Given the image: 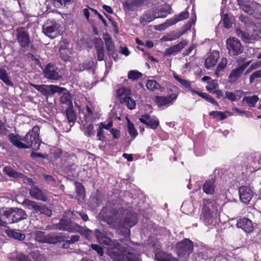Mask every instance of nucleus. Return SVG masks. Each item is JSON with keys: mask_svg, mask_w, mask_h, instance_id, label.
<instances>
[{"mask_svg": "<svg viewBox=\"0 0 261 261\" xmlns=\"http://www.w3.org/2000/svg\"><path fill=\"white\" fill-rule=\"evenodd\" d=\"M107 210L103 208L100 213V216L103 221L111 225L113 227H131L134 226L137 221L136 213H132L128 210H124L122 214L114 215L113 216L108 217L105 215Z\"/></svg>", "mask_w": 261, "mask_h": 261, "instance_id": "f257e3e1", "label": "nucleus"}, {"mask_svg": "<svg viewBox=\"0 0 261 261\" xmlns=\"http://www.w3.org/2000/svg\"><path fill=\"white\" fill-rule=\"evenodd\" d=\"M125 247L118 242H113L107 248V254L113 260V261H139L138 257L135 255L134 252L129 250L127 254L130 255V257L126 256V250Z\"/></svg>", "mask_w": 261, "mask_h": 261, "instance_id": "f03ea898", "label": "nucleus"}, {"mask_svg": "<svg viewBox=\"0 0 261 261\" xmlns=\"http://www.w3.org/2000/svg\"><path fill=\"white\" fill-rule=\"evenodd\" d=\"M39 127L36 125L23 138L25 148H32L35 151L39 149L41 144V140L39 139Z\"/></svg>", "mask_w": 261, "mask_h": 261, "instance_id": "7ed1b4c3", "label": "nucleus"}, {"mask_svg": "<svg viewBox=\"0 0 261 261\" xmlns=\"http://www.w3.org/2000/svg\"><path fill=\"white\" fill-rule=\"evenodd\" d=\"M3 217L6 218L5 222L8 224L26 219L28 215L23 210L15 207L3 210Z\"/></svg>", "mask_w": 261, "mask_h": 261, "instance_id": "20e7f679", "label": "nucleus"}, {"mask_svg": "<svg viewBox=\"0 0 261 261\" xmlns=\"http://www.w3.org/2000/svg\"><path fill=\"white\" fill-rule=\"evenodd\" d=\"M58 23L56 21L48 20L43 25L42 31L43 33L50 38H55L60 34Z\"/></svg>", "mask_w": 261, "mask_h": 261, "instance_id": "39448f33", "label": "nucleus"}, {"mask_svg": "<svg viewBox=\"0 0 261 261\" xmlns=\"http://www.w3.org/2000/svg\"><path fill=\"white\" fill-rule=\"evenodd\" d=\"M226 46L230 56H238L243 51L240 41L234 37H229L227 40Z\"/></svg>", "mask_w": 261, "mask_h": 261, "instance_id": "423d86ee", "label": "nucleus"}, {"mask_svg": "<svg viewBox=\"0 0 261 261\" xmlns=\"http://www.w3.org/2000/svg\"><path fill=\"white\" fill-rule=\"evenodd\" d=\"M203 204L202 214L206 219L212 217L213 213L216 214L220 207L218 204L211 199H204Z\"/></svg>", "mask_w": 261, "mask_h": 261, "instance_id": "0eeeda50", "label": "nucleus"}, {"mask_svg": "<svg viewBox=\"0 0 261 261\" xmlns=\"http://www.w3.org/2000/svg\"><path fill=\"white\" fill-rule=\"evenodd\" d=\"M239 194L241 201L248 204L254 195L253 188L250 186H241L239 189Z\"/></svg>", "mask_w": 261, "mask_h": 261, "instance_id": "6e6552de", "label": "nucleus"}, {"mask_svg": "<svg viewBox=\"0 0 261 261\" xmlns=\"http://www.w3.org/2000/svg\"><path fill=\"white\" fill-rule=\"evenodd\" d=\"M193 251L192 242L188 239H185L180 242V260H186L189 255Z\"/></svg>", "mask_w": 261, "mask_h": 261, "instance_id": "1a4fd4ad", "label": "nucleus"}, {"mask_svg": "<svg viewBox=\"0 0 261 261\" xmlns=\"http://www.w3.org/2000/svg\"><path fill=\"white\" fill-rule=\"evenodd\" d=\"M44 77L49 80H58L61 78L59 69L54 64L48 63L43 70Z\"/></svg>", "mask_w": 261, "mask_h": 261, "instance_id": "9d476101", "label": "nucleus"}, {"mask_svg": "<svg viewBox=\"0 0 261 261\" xmlns=\"http://www.w3.org/2000/svg\"><path fill=\"white\" fill-rule=\"evenodd\" d=\"M17 39L22 47L27 46L30 43V39L27 30L24 28H18L14 31Z\"/></svg>", "mask_w": 261, "mask_h": 261, "instance_id": "9b49d317", "label": "nucleus"}, {"mask_svg": "<svg viewBox=\"0 0 261 261\" xmlns=\"http://www.w3.org/2000/svg\"><path fill=\"white\" fill-rule=\"evenodd\" d=\"M238 4L244 12L249 14H253L259 6L257 3L247 0H238Z\"/></svg>", "mask_w": 261, "mask_h": 261, "instance_id": "f8f14e48", "label": "nucleus"}, {"mask_svg": "<svg viewBox=\"0 0 261 261\" xmlns=\"http://www.w3.org/2000/svg\"><path fill=\"white\" fill-rule=\"evenodd\" d=\"M177 97V94L175 93H172L167 96H156L154 97V101L159 107L162 108L169 106Z\"/></svg>", "mask_w": 261, "mask_h": 261, "instance_id": "ddd939ff", "label": "nucleus"}, {"mask_svg": "<svg viewBox=\"0 0 261 261\" xmlns=\"http://www.w3.org/2000/svg\"><path fill=\"white\" fill-rule=\"evenodd\" d=\"M58 228L60 230H66L70 232L81 231V227L77 224H71L67 221L61 220L58 224Z\"/></svg>", "mask_w": 261, "mask_h": 261, "instance_id": "4468645a", "label": "nucleus"}, {"mask_svg": "<svg viewBox=\"0 0 261 261\" xmlns=\"http://www.w3.org/2000/svg\"><path fill=\"white\" fill-rule=\"evenodd\" d=\"M62 90L60 92H57L59 94H62L60 97V102L62 105H64L65 108H72L73 107L72 100L71 95L64 88H61Z\"/></svg>", "mask_w": 261, "mask_h": 261, "instance_id": "2eb2a0df", "label": "nucleus"}, {"mask_svg": "<svg viewBox=\"0 0 261 261\" xmlns=\"http://www.w3.org/2000/svg\"><path fill=\"white\" fill-rule=\"evenodd\" d=\"M139 120L141 122L153 129H155L159 125V121L155 117H150L147 114L142 116L139 118Z\"/></svg>", "mask_w": 261, "mask_h": 261, "instance_id": "dca6fc26", "label": "nucleus"}, {"mask_svg": "<svg viewBox=\"0 0 261 261\" xmlns=\"http://www.w3.org/2000/svg\"><path fill=\"white\" fill-rule=\"evenodd\" d=\"M220 58L219 52L214 50L210 53L205 60V67L206 69H210L213 68L217 63Z\"/></svg>", "mask_w": 261, "mask_h": 261, "instance_id": "f3484780", "label": "nucleus"}, {"mask_svg": "<svg viewBox=\"0 0 261 261\" xmlns=\"http://www.w3.org/2000/svg\"><path fill=\"white\" fill-rule=\"evenodd\" d=\"M31 197L36 200L45 202L47 200L46 193L38 187L33 186L30 190Z\"/></svg>", "mask_w": 261, "mask_h": 261, "instance_id": "a211bd4d", "label": "nucleus"}, {"mask_svg": "<svg viewBox=\"0 0 261 261\" xmlns=\"http://www.w3.org/2000/svg\"><path fill=\"white\" fill-rule=\"evenodd\" d=\"M237 226L242 229L246 232H250L253 229V225L249 219L243 218L237 220Z\"/></svg>", "mask_w": 261, "mask_h": 261, "instance_id": "6ab92c4d", "label": "nucleus"}, {"mask_svg": "<svg viewBox=\"0 0 261 261\" xmlns=\"http://www.w3.org/2000/svg\"><path fill=\"white\" fill-rule=\"evenodd\" d=\"M61 90V87L58 86L41 85L39 91L44 95H48L60 92Z\"/></svg>", "mask_w": 261, "mask_h": 261, "instance_id": "aec40b11", "label": "nucleus"}, {"mask_svg": "<svg viewBox=\"0 0 261 261\" xmlns=\"http://www.w3.org/2000/svg\"><path fill=\"white\" fill-rule=\"evenodd\" d=\"M142 0H126L123 3V7L127 11H135L142 5Z\"/></svg>", "mask_w": 261, "mask_h": 261, "instance_id": "412c9836", "label": "nucleus"}, {"mask_svg": "<svg viewBox=\"0 0 261 261\" xmlns=\"http://www.w3.org/2000/svg\"><path fill=\"white\" fill-rule=\"evenodd\" d=\"M157 17L155 11L149 10L146 12L140 18V22L142 25H146L147 23L152 21Z\"/></svg>", "mask_w": 261, "mask_h": 261, "instance_id": "4be33fe9", "label": "nucleus"}, {"mask_svg": "<svg viewBox=\"0 0 261 261\" xmlns=\"http://www.w3.org/2000/svg\"><path fill=\"white\" fill-rule=\"evenodd\" d=\"M130 94L131 90L125 87L120 88L117 92V95L120 103H123V101L129 97Z\"/></svg>", "mask_w": 261, "mask_h": 261, "instance_id": "5701e85b", "label": "nucleus"}, {"mask_svg": "<svg viewBox=\"0 0 261 261\" xmlns=\"http://www.w3.org/2000/svg\"><path fill=\"white\" fill-rule=\"evenodd\" d=\"M247 66V65H243L233 70L229 76L230 81H236L243 73L244 70H245Z\"/></svg>", "mask_w": 261, "mask_h": 261, "instance_id": "b1692460", "label": "nucleus"}, {"mask_svg": "<svg viewBox=\"0 0 261 261\" xmlns=\"http://www.w3.org/2000/svg\"><path fill=\"white\" fill-rule=\"evenodd\" d=\"M8 138L14 146L19 148H25L24 143L21 142L23 138L21 139L19 136L11 134L8 136Z\"/></svg>", "mask_w": 261, "mask_h": 261, "instance_id": "393cba45", "label": "nucleus"}, {"mask_svg": "<svg viewBox=\"0 0 261 261\" xmlns=\"http://www.w3.org/2000/svg\"><path fill=\"white\" fill-rule=\"evenodd\" d=\"M215 187V180L212 178L204 182L203 190L207 194H212L214 192Z\"/></svg>", "mask_w": 261, "mask_h": 261, "instance_id": "a878e982", "label": "nucleus"}, {"mask_svg": "<svg viewBox=\"0 0 261 261\" xmlns=\"http://www.w3.org/2000/svg\"><path fill=\"white\" fill-rule=\"evenodd\" d=\"M171 7L169 5L164 4L160 9L155 12L158 18L166 17L170 13Z\"/></svg>", "mask_w": 261, "mask_h": 261, "instance_id": "bb28decb", "label": "nucleus"}, {"mask_svg": "<svg viewBox=\"0 0 261 261\" xmlns=\"http://www.w3.org/2000/svg\"><path fill=\"white\" fill-rule=\"evenodd\" d=\"M94 109L92 107V106H86V114H85V113L83 112L82 113L81 110H79L80 113V118H82V116H83V121H90L91 119L93 117V114Z\"/></svg>", "mask_w": 261, "mask_h": 261, "instance_id": "cd10ccee", "label": "nucleus"}, {"mask_svg": "<svg viewBox=\"0 0 261 261\" xmlns=\"http://www.w3.org/2000/svg\"><path fill=\"white\" fill-rule=\"evenodd\" d=\"M158 261H178L177 258L164 252H159L155 256Z\"/></svg>", "mask_w": 261, "mask_h": 261, "instance_id": "c85d7f7f", "label": "nucleus"}, {"mask_svg": "<svg viewBox=\"0 0 261 261\" xmlns=\"http://www.w3.org/2000/svg\"><path fill=\"white\" fill-rule=\"evenodd\" d=\"M179 20V19H178V17L175 16L174 17L167 20L164 23L156 26V29L160 31L166 30L169 27L177 23Z\"/></svg>", "mask_w": 261, "mask_h": 261, "instance_id": "c756f323", "label": "nucleus"}, {"mask_svg": "<svg viewBox=\"0 0 261 261\" xmlns=\"http://www.w3.org/2000/svg\"><path fill=\"white\" fill-rule=\"evenodd\" d=\"M22 205L29 210H33L36 213L38 211L40 203L29 199H25L22 203Z\"/></svg>", "mask_w": 261, "mask_h": 261, "instance_id": "7c9ffc66", "label": "nucleus"}, {"mask_svg": "<svg viewBox=\"0 0 261 261\" xmlns=\"http://www.w3.org/2000/svg\"><path fill=\"white\" fill-rule=\"evenodd\" d=\"M3 171L5 174L14 178H23L24 176L23 174L15 171L11 167H5Z\"/></svg>", "mask_w": 261, "mask_h": 261, "instance_id": "2f4dec72", "label": "nucleus"}, {"mask_svg": "<svg viewBox=\"0 0 261 261\" xmlns=\"http://www.w3.org/2000/svg\"><path fill=\"white\" fill-rule=\"evenodd\" d=\"M227 64V59L226 58H222L221 59L220 62L218 64L215 74L217 77H219L221 75V72L226 67Z\"/></svg>", "mask_w": 261, "mask_h": 261, "instance_id": "473e14b6", "label": "nucleus"}, {"mask_svg": "<svg viewBox=\"0 0 261 261\" xmlns=\"http://www.w3.org/2000/svg\"><path fill=\"white\" fill-rule=\"evenodd\" d=\"M259 98L256 95L245 96L242 99V102L246 103L250 107H254Z\"/></svg>", "mask_w": 261, "mask_h": 261, "instance_id": "72a5a7b5", "label": "nucleus"}, {"mask_svg": "<svg viewBox=\"0 0 261 261\" xmlns=\"http://www.w3.org/2000/svg\"><path fill=\"white\" fill-rule=\"evenodd\" d=\"M0 79L7 86L11 87L13 86L7 71L4 69L0 68Z\"/></svg>", "mask_w": 261, "mask_h": 261, "instance_id": "f704fd0d", "label": "nucleus"}, {"mask_svg": "<svg viewBox=\"0 0 261 261\" xmlns=\"http://www.w3.org/2000/svg\"><path fill=\"white\" fill-rule=\"evenodd\" d=\"M241 91L237 90L234 92H226L225 97L232 101H238L241 97L242 95Z\"/></svg>", "mask_w": 261, "mask_h": 261, "instance_id": "c9c22d12", "label": "nucleus"}, {"mask_svg": "<svg viewBox=\"0 0 261 261\" xmlns=\"http://www.w3.org/2000/svg\"><path fill=\"white\" fill-rule=\"evenodd\" d=\"M6 234L10 237L13 238L15 239L21 241L25 239V235L23 233L16 231L12 229H6L5 230Z\"/></svg>", "mask_w": 261, "mask_h": 261, "instance_id": "e433bc0d", "label": "nucleus"}, {"mask_svg": "<svg viewBox=\"0 0 261 261\" xmlns=\"http://www.w3.org/2000/svg\"><path fill=\"white\" fill-rule=\"evenodd\" d=\"M60 53L61 57L63 60L65 61L69 60L71 51L69 48H67L66 46L64 47L61 46L60 48Z\"/></svg>", "mask_w": 261, "mask_h": 261, "instance_id": "4c0bfd02", "label": "nucleus"}, {"mask_svg": "<svg viewBox=\"0 0 261 261\" xmlns=\"http://www.w3.org/2000/svg\"><path fill=\"white\" fill-rule=\"evenodd\" d=\"M237 35L239 37H241L242 39L246 43H251L252 42V37L251 35L245 32H243L240 30H236Z\"/></svg>", "mask_w": 261, "mask_h": 261, "instance_id": "58836bf2", "label": "nucleus"}, {"mask_svg": "<svg viewBox=\"0 0 261 261\" xmlns=\"http://www.w3.org/2000/svg\"><path fill=\"white\" fill-rule=\"evenodd\" d=\"M192 17L191 20L189 21L187 24H185V26L182 27V29H184L182 31H180V35L182 34L185 33L187 31L189 30L192 27V25L194 23L196 20V14L195 12H192Z\"/></svg>", "mask_w": 261, "mask_h": 261, "instance_id": "ea45409f", "label": "nucleus"}, {"mask_svg": "<svg viewBox=\"0 0 261 261\" xmlns=\"http://www.w3.org/2000/svg\"><path fill=\"white\" fill-rule=\"evenodd\" d=\"M146 88L150 91H154L161 88L160 85L154 80H148L146 84Z\"/></svg>", "mask_w": 261, "mask_h": 261, "instance_id": "a19ab883", "label": "nucleus"}, {"mask_svg": "<svg viewBox=\"0 0 261 261\" xmlns=\"http://www.w3.org/2000/svg\"><path fill=\"white\" fill-rule=\"evenodd\" d=\"M226 113L228 114L229 115H231L229 112H226L225 113H224L219 111H212L210 112L209 115L211 116H213L214 117H219L220 120H222L227 117Z\"/></svg>", "mask_w": 261, "mask_h": 261, "instance_id": "79ce46f5", "label": "nucleus"}, {"mask_svg": "<svg viewBox=\"0 0 261 261\" xmlns=\"http://www.w3.org/2000/svg\"><path fill=\"white\" fill-rule=\"evenodd\" d=\"M96 238L98 242L100 243H103L105 244H109L111 240L106 237H102L101 233L96 229L95 232Z\"/></svg>", "mask_w": 261, "mask_h": 261, "instance_id": "37998d69", "label": "nucleus"}, {"mask_svg": "<svg viewBox=\"0 0 261 261\" xmlns=\"http://www.w3.org/2000/svg\"><path fill=\"white\" fill-rule=\"evenodd\" d=\"M195 93L199 96L202 97L203 99H205L206 101L213 103L214 105L218 106V104L217 102L215 101L213 98L209 94L206 93H201L197 91L195 92Z\"/></svg>", "mask_w": 261, "mask_h": 261, "instance_id": "c03bdc74", "label": "nucleus"}, {"mask_svg": "<svg viewBox=\"0 0 261 261\" xmlns=\"http://www.w3.org/2000/svg\"><path fill=\"white\" fill-rule=\"evenodd\" d=\"M179 51V45L177 44L166 49L165 51V55L167 56L174 55Z\"/></svg>", "mask_w": 261, "mask_h": 261, "instance_id": "a18cd8bd", "label": "nucleus"}, {"mask_svg": "<svg viewBox=\"0 0 261 261\" xmlns=\"http://www.w3.org/2000/svg\"><path fill=\"white\" fill-rule=\"evenodd\" d=\"M35 239L38 242L41 243L47 242V238L44 232L42 231H37L35 233Z\"/></svg>", "mask_w": 261, "mask_h": 261, "instance_id": "49530a36", "label": "nucleus"}, {"mask_svg": "<svg viewBox=\"0 0 261 261\" xmlns=\"http://www.w3.org/2000/svg\"><path fill=\"white\" fill-rule=\"evenodd\" d=\"M120 243L122 245V246L125 247V249L126 250V256H129V257L130 256V255L129 254H127V252L129 250L130 251L134 252L135 255L137 256L138 257V259H139V261H140V258H139V256L137 255V254L136 253V251L135 250V249L133 248L132 245H133V246H135V244H133L130 242H129L128 243L124 244H123L122 241H121ZM125 257H126V256Z\"/></svg>", "mask_w": 261, "mask_h": 261, "instance_id": "de8ad7c7", "label": "nucleus"}, {"mask_svg": "<svg viewBox=\"0 0 261 261\" xmlns=\"http://www.w3.org/2000/svg\"><path fill=\"white\" fill-rule=\"evenodd\" d=\"M66 116L70 122H74L76 120V115L72 110V108H66Z\"/></svg>", "mask_w": 261, "mask_h": 261, "instance_id": "09e8293b", "label": "nucleus"}, {"mask_svg": "<svg viewBox=\"0 0 261 261\" xmlns=\"http://www.w3.org/2000/svg\"><path fill=\"white\" fill-rule=\"evenodd\" d=\"M127 127V131L129 135L133 137H136L138 135V132L136 129L135 128L134 124L130 122L129 120H128Z\"/></svg>", "mask_w": 261, "mask_h": 261, "instance_id": "8fccbe9b", "label": "nucleus"}, {"mask_svg": "<svg viewBox=\"0 0 261 261\" xmlns=\"http://www.w3.org/2000/svg\"><path fill=\"white\" fill-rule=\"evenodd\" d=\"M142 76V74L137 70H130L128 73V77L133 81L136 80Z\"/></svg>", "mask_w": 261, "mask_h": 261, "instance_id": "3c124183", "label": "nucleus"}, {"mask_svg": "<svg viewBox=\"0 0 261 261\" xmlns=\"http://www.w3.org/2000/svg\"><path fill=\"white\" fill-rule=\"evenodd\" d=\"M122 103H125L127 107L130 110L134 109L136 106V101L130 96L127 97L125 101H123Z\"/></svg>", "mask_w": 261, "mask_h": 261, "instance_id": "603ef678", "label": "nucleus"}, {"mask_svg": "<svg viewBox=\"0 0 261 261\" xmlns=\"http://www.w3.org/2000/svg\"><path fill=\"white\" fill-rule=\"evenodd\" d=\"M38 209L37 213L44 214L47 216H50L51 215V211L48 209L44 205H42L40 203Z\"/></svg>", "mask_w": 261, "mask_h": 261, "instance_id": "864d4df0", "label": "nucleus"}, {"mask_svg": "<svg viewBox=\"0 0 261 261\" xmlns=\"http://www.w3.org/2000/svg\"><path fill=\"white\" fill-rule=\"evenodd\" d=\"M208 85L206 86V89L209 91H214L218 86L216 81L212 80L207 83Z\"/></svg>", "mask_w": 261, "mask_h": 261, "instance_id": "5fc2aeb1", "label": "nucleus"}, {"mask_svg": "<svg viewBox=\"0 0 261 261\" xmlns=\"http://www.w3.org/2000/svg\"><path fill=\"white\" fill-rule=\"evenodd\" d=\"M76 192L79 196L81 198H84L85 196L84 189L83 186L80 183L75 184Z\"/></svg>", "mask_w": 261, "mask_h": 261, "instance_id": "6e6d98bb", "label": "nucleus"}, {"mask_svg": "<svg viewBox=\"0 0 261 261\" xmlns=\"http://www.w3.org/2000/svg\"><path fill=\"white\" fill-rule=\"evenodd\" d=\"M105 40V44L106 46V48L108 50L111 51L114 49V45L113 43L110 38H109V36H106L104 37Z\"/></svg>", "mask_w": 261, "mask_h": 261, "instance_id": "4d7b16f0", "label": "nucleus"}, {"mask_svg": "<svg viewBox=\"0 0 261 261\" xmlns=\"http://www.w3.org/2000/svg\"><path fill=\"white\" fill-rule=\"evenodd\" d=\"M78 232H81V233L85 237V238L88 240H90L92 235V231L90 229H83L81 227V231H79Z\"/></svg>", "mask_w": 261, "mask_h": 261, "instance_id": "13d9d810", "label": "nucleus"}, {"mask_svg": "<svg viewBox=\"0 0 261 261\" xmlns=\"http://www.w3.org/2000/svg\"><path fill=\"white\" fill-rule=\"evenodd\" d=\"M232 110L234 112L237 113L239 115H240L241 116L245 115L247 117H250L251 116V113L250 112H249V111H247L241 110H240V109H239L238 108H233L232 109Z\"/></svg>", "mask_w": 261, "mask_h": 261, "instance_id": "bf43d9fd", "label": "nucleus"}, {"mask_svg": "<svg viewBox=\"0 0 261 261\" xmlns=\"http://www.w3.org/2000/svg\"><path fill=\"white\" fill-rule=\"evenodd\" d=\"M261 78V69L254 72L250 76V82L252 83L255 79Z\"/></svg>", "mask_w": 261, "mask_h": 261, "instance_id": "052dcab7", "label": "nucleus"}, {"mask_svg": "<svg viewBox=\"0 0 261 261\" xmlns=\"http://www.w3.org/2000/svg\"><path fill=\"white\" fill-rule=\"evenodd\" d=\"M260 67H261V60L251 64L246 70V73H249L253 70L256 69Z\"/></svg>", "mask_w": 261, "mask_h": 261, "instance_id": "680f3d73", "label": "nucleus"}, {"mask_svg": "<svg viewBox=\"0 0 261 261\" xmlns=\"http://www.w3.org/2000/svg\"><path fill=\"white\" fill-rule=\"evenodd\" d=\"M223 19L224 27L227 29L230 28L231 27V24L229 21L228 15L224 14L223 15Z\"/></svg>", "mask_w": 261, "mask_h": 261, "instance_id": "e2e57ef3", "label": "nucleus"}, {"mask_svg": "<svg viewBox=\"0 0 261 261\" xmlns=\"http://www.w3.org/2000/svg\"><path fill=\"white\" fill-rule=\"evenodd\" d=\"M97 57L99 61H102L104 58V49L102 46L97 49Z\"/></svg>", "mask_w": 261, "mask_h": 261, "instance_id": "0e129e2a", "label": "nucleus"}, {"mask_svg": "<svg viewBox=\"0 0 261 261\" xmlns=\"http://www.w3.org/2000/svg\"><path fill=\"white\" fill-rule=\"evenodd\" d=\"M92 248L95 250L100 256L103 255V250L102 248L98 245L96 244H93L91 245Z\"/></svg>", "mask_w": 261, "mask_h": 261, "instance_id": "69168bd1", "label": "nucleus"}, {"mask_svg": "<svg viewBox=\"0 0 261 261\" xmlns=\"http://www.w3.org/2000/svg\"><path fill=\"white\" fill-rule=\"evenodd\" d=\"M80 239V237L78 235H73L72 236L70 239V240H66L65 242L66 244H72L77 241H78Z\"/></svg>", "mask_w": 261, "mask_h": 261, "instance_id": "338daca9", "label": "nucleus"}, {"mask_svg": "<svg viewBox=\"0 0 261 261\" xmlns=\"http://www.w3.org/2000/svg\"><path fill=\"white\" fill-rule=\"evenodd\" d=\"M86 133L90 137L94 135V130L93 125L92 124H90L87 126L86 129Z\"/></svg>", "mask_w": 261, "mask_h": 261, "instance_id": "774afa93", "label": "nucleus"}]
</instances>
